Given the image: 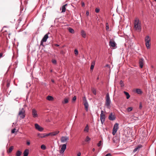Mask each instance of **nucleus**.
<instances>
[{
  "instance_id": "5",
  "label": "nucleus",
  "mask_w": 156,
  "mask_h": 156,
  "mask_svg": "<svg viewBox=\"0 0 156 156\" xmlns=\"http://www.w3.org/2000/svg\"><path fill=\"white\" fill-rule=\"evenodd\" d=\"M83 100L85 110L86 111H88L89 105L85 97L83 98Z\"/></svg>"
},
{
  "instance_id": "16",
  "label": "nucleus",
  "mask_w": 156,
  "mask_h": 156,
  "mask_svg": "<svg viewBox=\"0 0 156 156\" xmlns=\"http://www.w3.org/2000/svg\"><path fill=\"white\" fill-rule=\"evenodd\" d=\"M49 34V33H48L46 34L43 37L41 41H44V42H46L47 41V39L48 37V35Z\"/></svg>"
},
{
  "instance_id": "54",
  "label": "nucleus",
  "mask_w": 156,
  "mask_h": 156,
  "mask_svg": "<svg viewBox=\"0 0 156 156\" xmlns=\"http://www.w3.org/2000/svg\"><path fill=\"white\" fill-rule=\"evenodd\" d=\"M54 45L55 46H57V47H58V46H59V45L57 44H54Z\"/></svg>"
},
{
  "instance_id": "47",
  "label": "nucleus",
  "mask_w": 156,
  "mask_h": 156,
  "mask_svg": "<svg viewBox=\"0 0 156 156\" xmlns=\"http://www.w3.org/2000/svg\"><path fill=\"white\" fill-rule=\"evenodd\" d=\"M76 99V96H74L72 100L73 101H75Z\"/></svg>"
},
{
  "instance_id": "25",
  "label": "nucleus",
  "mask_w": 156,
  "mask_h": 156,
  "mask_svg": "<svg viewBox=\"0 0 156 156\" xmlns=\"http://www.w3.org/2000/svg\"><path fill=\"white\" fill-rule=\"evenodd\" d=\"M95 64V61H93L91 62V65L90 66V70H93L94 69V66Z\"/></svg>"
},
{
  "instance_id": "40",
  "label": "nucleus",
  "mask_w": 156,
  "mask_h": 156,
  "mask_svg": "<svg viewBox=\"0 0 156 156\" xmlns=\"http://www.w3.org/2000/svg\"><path fill=\"white\" fill-rule=\"evenodd\" d=\"M132 110V107H129L127 108V110L128 112H130Z\"/></svg>"
},
{
  "instance_id": "56",
  "label": "nucleus",
  "mask_w": 156,
  "mask_h": 156,
  "mask_svg": "<svg viewBox=\"0 0 156 156\" xmlns=\"http://www.w3.org/2000/svg\"><path fill=\"white\" fill-rule=\"evenodd\" d=\"M95 149L94 148H93V149H92V151H95Z\"/></svg>"
},
{
  "instance_id": "1",
  "label": "nucleus",
  "mask_w": 156,
  "mask_h": 156,
  "mask_svg": "<svg viewBox=\"0 0 156 156\" xmlns=\"http://www.w3.org/2000/svg\"><path fill=\"white\" fill-rule=\"evenodd\" d=\"M134 29L136 30H140L141 29V25L139 20L137 18H136L134 22Z\"/></svg>"
},
{
  "instance_id": "33",
  "label": "nucleus",
  "mask_w": 156,
  "mask_h": 156,
  "mask_svg": "<svg viewBox=\"0 0 156 156\" xmlns=\"http://www.w3.org/2000/svg\"><path fill=\"white\" fill-rule=\"evenodd\" d=\"M41 149L44 150L46 149V146L45 145L43 144L41 146Z\"/></svg>"
},
{
  "instance_id": "52",
  "label": "nucleus",
  "mask_w": 156,
  "mask_h": 156,
  "mask_svg": "<svg viewBox=\"0 0 156 156\" xmlns=\"http://www.w3.org/2000/svg\"><path fill=\"white\" fill-rule=\"evenodd\" d=\"M115 138H114L113 139V142H114V143H115L116 142Z\"/></svg>"
},
{
  "instance_id": "19",
  "label": "nucleus",
  "mask_w": 156,
  "mask_h": 156,
  "mask_svg": "<svg viewBox=\"0 0 156 156\" xmlns=\"http://www.w3.org/2000/svg\"><path fill=\"white\" fill-rule=\"evenodd\" d=\"M29 153V150L28 149H26L24 151L23 156H27Z\"/></svg>"
},
{
  "instance_id": "14",
  "label": "nucleus",
  "mask_w": 156,
  "mask_h": 156,
  "mask_svg": "<svg viewBox=\"0 0 156 156\" xmlns=\"http://www.w3.org/2000/svg\"><path fill=\"white\" fill-rule=\"evenodd\" d=\"M47 133H37V135L39 138H44L46 136H47Z\"/></svg>"
},
{
  "instance_id": "12",
  "label": "nucleus",
  "mask_w": 156,
  "mask_h": 156,
  "mask_svg": "<svg viewBox=\"0 0 156 156\" xmlns=\"http://www.w3.org/2000/svg\"><path fill=\"white\" fill-rule=\"evenodd\" d=\"M108 119L110 120H114L115 119V116L112 113H111L109 116Z\"/></svg>"
},
{
  "instance_id": "20",
  "label": "nucleus",
  "mask_w": 156,
  "mask_h": 156,
  "mask_svg": "<svg viewBox=\"0 0 156 156\" xmlns=\"http://www.w3.org/2000/svg\"><path fill=\"white\" fill-rule=\"evenodd\" d=\"M81 36L84 38H85L86 37V33L85 31L83 30H82L81 32Z\"/></svg>"
},
{
  "instance_id": "45",
  "label": "nucleus",
  "mask_w": 156,
  "mask_h": 156,
  "mask_svg": "<svg viewBox=\"0 0 156 156\" xmlns=\"http://www.w3.org/2000/svg\"><path fill=\"white\" fill-rule=\"evenodd\" d=\"M120 84L121 85V87H122L124 86L123 84V82L122 80H121L120 82Z\"/></svg>"
},
{
  "instance_id": "26",
  "label": "nucleus",
  "mask_w": 156,
  "mask_h": 156,
  "mask_svg": "<svg viewBox=\"0 0 156 156\" xmlns=\"http://www.w3.org/2000/svg\"><path fill=\"white\" fill-rule=\"evenodd\" d=\"M89 131V127L88 125L87 124V125L85 127L84 130V131L86 133H87Z\"/></svg>"
},
{
  "instance_id": "21",
  "label": "nucleus",
  "mask_w": 156,
  "mask_h": 156,
  "mask_svg": "<svg viewBox=\"0 0 156 156\" xmlns=\"http://www.w3.org/2000/svg\"><path fill=\"white\" fill-rule=\"evenodd\" d=\"M67 138H66V137L62 136L61 137V142H62V143L65 142H66V140H67Z\"/></svg>"
},
{
  "instance_id": "46",
  "label": "nucleus",
  "mask_w": 156,
  "mask_h": 156,
  "mask_svg": "<svg viewBox=\"0 0 156 156\" xmlns=\"http://www.w3.org/2000/svg\"><path fill=\"white\" fill-rule=\"evenodd\" d=\"M44 42V41H42L41 40V43H40V45H41V46H44V45H43V42Z\"/></svg>"
},
{
  "instance_id": "4",
  "label": "nucleus",
  "mask_w": 156,
  "mask_h": 156,
  "mask_svg": "<svg viewBox=\"0 0 156 156\" xmlns=\"http://www.w3.org/2000/svg\"><path fill=\"white\" fill-rule=\"evenodd\" d=\"M25 111L23 108L19 112L18 115L20 116V119H23L25 117Z\"/></svg>"
},
{
  "instance_id": "37",
  "label": "nucleus",
  "mask_w": 156,
  "mask_h": 156,
  "mask_svg": "<svg viewBox=\"0 0 156 156\" xmlns=\"http://www.w3.org/2000/svg\"><path fill=\"white\" fill-rule=\"evenodd\" d=\"M102 141L101 140L97 144L98 147H100L101 145Z\"/></svg>"
},
{
  "instance_id": "31",
  "label": "nucleus",
  "mask_w": 156,
  "mask_h": 156,
  "mask_svg": "<svg viewBox=\"0 0 156 156\" xmlns=\"http://www.w3.org/2000/svg\"><path fill=\"white\" fill-rule=\"evenodd\" d=\"M69 32L72 34L74 33V30L70 27H69Z\"/></svg>"
},
{
  "instance_id": "61",
  "label": "nucleus",
  "mask_w": 156,
  "mask_h": 156,
  "mask_svg": "<svg viewBox=\"0 0 156 156\" xmlns=\"http://www.w3.org/2000/svg\"><path fill=\"white\" fill-rule=\"evenodd\" d=\"M19 20L21 21V20Z\"/></svg>"
},
{
  "instance_id": "28",
  "label": "nucleus",
  "mask_w": 156,
  "mask_h": 156,
  "mask_svg": "<svg viewBox=\"0 0 156 156\" xmlns=\"http://www.w3.org/2000/svg\"><path fill=\"white\" fill-rule=\"evenodd\" d=\"M22 154V152L20 151H18L16 152V156H20L21 155V154Z\"/></svg>"
},
{
  "instance_id": "59",
  "label": "nucleus",
  "mask_w": 156,
  "mask_h": 156,
  "mask_svg": "<svg viewBox=\"0 0 156 156\" xmlns=\"http://www.w3.org/2000/svg\"><path fill=\"white\" fill-rule=\"evenodd\" d=\"M141 1H143V0H140Z\"/></svg>"
},
{
  "instance_id": "17",
  "label": "nucleus",
  "mask_w": 156,
  "mask_h": 156,
  "mask_svg": "<svg viewBox=\"0 0 156 156\" xmlns=\"http://www.w3.org/2000/svg\"><path fill=\"white\" fill-rule=\"evenodd\" d=\"M139 66L141 68H142L144 63L143 59H140L139 61Z\"/></svg>"
},
{
  "instance_id": "62",
  "label": "nucleus",
  "mask_w": 156,
  "mask_h": 156,
  "mask_svg": "<svg viewBox=\"0 0 156 156\" xmlns=\"http://www.w3.org/2000/svg\"><path fill=\"white\" fill-rule=\"evenodd\" d=\"M155 1H156V0H154Z\"/></svg>"
},
{
  "instance_id": "30",
  "label": "nucleus",
  "mask_w": 156,
  "mask_h": 156,
  "mask_svg": "<svg viewBox=\"0 0 156 156\" xmlns=\"http://www.w3.org/2000/svg\"><path fill=\"white\" fill-rule=\"evenodd\" d=\"M106 30L107 31L109 30V24L108 23H106Z\"/></svg>"
},
{
  "instance_id": "53",
  "label": "nucleus",
  "mask_w": 156,
  "mask_h": 156,
  "mask_svg": "<svg viewBox=\"0 0 156 156\" xmlns=\"http://www.w3.org/2000/svg\"><path fill=\"white\" fill-rule=\"evenodd\" d=\"M81 153L79 152L78 153L77 155V156H80L81 155Z\"/></svg>"
},
{
  "instance_id": "41",
  "label": "nucleus",
  "mask_w": 156,
  "mask_h": 156,
  "mask_svg": "<svg viewBox=\"0 0 156 156\" xmlns=\"http://www.w3.org/2000/svg\"><path fill=\"white\" fill-rule=\"evenodd\" d=\"M16 129L15 128L13 129L12 130L11 133H14L16 132Z\"/></svg>"
},
{
  "instance_id": "10",
  "label": "nucleus",
  "mask_w": 156,
  "mask_h": 156,
  "mask_svg": "<svg viewBox=\"0 0 156 156\" xmlns=\"http://www.w3.org/2000/svg\"><path fill=\"white\" fill-rule=\"evenodd\" d=\"M142 147V146L141 145L139 144L138 145L134 150L133 152L134 153L137 152H138L140 149Z\"/></svg>"
},
{
  "instance_id": "18",
  "label": "nucleus",
  "mask_w": 156,
  "mask_h": 156,
  "mask_svg": "<svg viewBox=\"0 0 156 156\" xmlns=\"http://www.w3.org/2000/svg\"><path fill=\"white\" fill-rule=\"evenodd\" d=\"M67 5V4H66L65 5L62 6L60 8V10H62V12H63L66 11V6Z\"/></svg>"
},
{
  "instance_id": "29",
  "label": "nucleus",
  "mask_w": 156,
  "mask_h": 156,
  "mask_svg": "<svg viewBox=\"0 0 156 156\" xmlns=\"http://www.w3.org/2000/svg\"><path fill=\"white\" fill-rule=\"evenodd\" d=\"M62 103L63 104L67 103L68 102V98H65L63 101H62Z\"/></svg>"
},
{
  "instance_id": "48",
  "label": "nucleus",
  "mask_w": 156,
  "mask_h": 156,
  "mask_svg": "<svg viewBox=\"0 0 156 156\" xmlns=\"http://www.w3.org/2000/svg\"><path fill=\"white\" fill-rule=\"evenodd\" d=\"M81 5L82 7H84L85 6V4L84 2H81Z\"/></svg>"
},
{
  "instance_id": "13",
  "label": "nucleus",
  "mask_w": 156,
  "mask_h": 156,
  "mask_svg": "<svg viewBox=\"0 0 156 156\" xmlns=\"http://www.w3.org/2000/svg\"><path fill=\"white\" fill-rule=\"evenodd\" d=\"M32 115L34 118H36L38 116L37 111L34 109L32 110Z\"/></svg>"
},
{
  "instance_id": "50",
  "label": "nucleus",
  "mask_w": 156,
  "mask_h": 156,
  "mask_svg": "<svg viewBox=\"0 0 156 156\" xmlns=\"http://www.w3.org/2000/svg\"><path fill=\"white\" fill-rule=\"evenodd\" d=\"M105 156H111V154L110 153H108Z\"/></svg>"
},
{
  "instance_id": "38",
  "label": "nucleus",
  "mask_w": 156,
  "mask_h": 156,
  "mask_svg": "<svg viewBox=\"0 0 156 156\" xmlns=\"http://www.w3.org/2000/svg\"><path fill=\"white\" fill-rule=\"evenodd\" d=\"M92 92H93V93L95 95H96V91L94 89H92Z\"/></svg>"
},
{
  "instance_id": "42",
  "label": "nucleus",
  "mask_w": 156,
  "mask_h": 156,
  "mask_svg": "<svg viewBox=\"0 0 156 156\" xmlns=\"http://www.w3.org/2000/svg\"><path fill=\"white\" fill-rule=\"evenodd\" d=\"M142 107V103L141 102H140V103L139 108V109H141Z\"/></svg>"
},
{
  "instance_id": "60",
  "label": "nucleus",
  "mask_w": 156,
  "mask_h": 156,
  "mask_svg": "<svg viewBox=\"0 0 156 156\" xmlns=\"http://www.w3.org/2000/svg\"><path fill=\"white\" fill-rule=\"evenodd\" d=\"M19 20L21 21V20Z\"/></svg>"
},
{
  "instance_id": "7",
  "label": "nucleus",
  "mask_w": 156,
  "mask_h": 156,
  "mask_svg": "<svg viewBox=\"0 0 156 156\" xmlns=\"http://www.w3.org/2000/svg\"><path fill=\"white\" fill-rule=\"evenodd\" d=\"M119 128V124L118 123H116L115 124L112 131V134L114 135L117 132Z\"/></svg>"
},
{
  "instance_id": "36",
  "label": "nucleus",
  "mask_w": 156,
  "mask_h": 156,
  "mask_svg": "<svg viewBox=\"0 0 156 156\" xmlns=\"http://www.w3.org/2000/svg\"><path fill=\"white\" fill-rule=\"evenodd\" d=\"M18 63V61L17 60L15 62V64H13V66L15 67H17V65Z\"/></svg>"
},
{
  "instance_id": "27",
  "label": "nucleus",
  "mask_w": 156,
  "mask_h": 156,
  "mask_svg": "<svg viewBox=\"0 0 156 156\" xmlns=\"http://www.w3.org/2000/svg\"><path fill=\"white\" fill-rule=\"evenodd\" d=\"M124 93L126 96V98L127 99L129 98L130 97V96L128 92L125 91H124Z\"/></svg>"
},
{
  "instance_id": "39",
  "label": "nucleus",
  "mask_w": 156,
  "mask_h": 156,
  "mask_svg": "<svg viewBox=\"0 0 156 156\" xmlns=\"http://www.w3.org/2000/svg\"><path fill=\"white\" fill-rule=\"evenodd\" d=\"M74 53L76 55H77L78 54V51L77 49H75L74 50Z\"/></svg>"
},
{
  "instance_id": "44",
  "label": "nucleus",
  "mask_w": 156,
  "mask_h": 156,
  "mask_svg": "<svg viewBox=\"0 0 156 156\" xmlns=\"http://www.w3.org/2000/svg\"><path fill=\"white\" fill-rule=\"evenodd\" d=\"M10 86V82L9 81H7L6 86L7 87H9Z\"/></svg>"
},
{
  "instance_id": "11",
  "label": "nucleus",
  "mask_w": 156,
  "mask_h": 156,
  "mask_svg": "<svg viewBox=\"0 0 156 156\" xmlns=\"http://www.w3.org/2000/svg\"><path fill=\"white\" fill-rule=\"evenodd\" d=\"M59 133V131H54L53 132H51L48 133H47V136H55L58 134Z\"/></svg>"
},
{
  "instance_id": "43",
  "label": "nucleus",
  "mask_w": 156,
  "mask_h": 156,
  "mask_svg": "<svg viewBox=\"0 0 156 156\" xmlns=\"http://www.w3.org/2000/svg\"><path fill=\"white\" fill-rule=\"evenodd\" d=\"M95 11L96 12L98 13L100 11V9L98 8H96L95 10Z\"/></svg>"
},
{
  "instance_id": "15",
  "label": "nucleus",
  "mask_w": 156,
  "mask_h": 156,
  "mask_svg": "<svg viewBox=\"0 0 156 156\" xmlns=\"http://www.w3.org/2000/svg\"><path fill=\"white\" fill-rule=\"evenodd\" d=\"M66 144H63L59 152L60 153H62L65 151L66 148Z\"/></svg>"
},
{
  "instance_id": "6",
  "label": "nucleus",
  "mask_w": 156,
  "mask_h": 156,
  "mask_svg": "<svg viewBox=\"0 0 156 156\" xmlns=\"http://www.w3.org/2000/svg\"><path fill=\"white\" fill-rule=\"evenodd\" d=\"M104 113V112L102 110L101 111V114L100 115V119L102 124H103L105 120V115Z\"/></svg>"
},
{
  "instance_id": "23",
  "label": "nucleus",
  "mask_w": 156,
  "mask_h": 156,
  "mask_svg": "<svg viewBox=\"0 0 156 156\" xmlns=\"http://www.w3.org/2000/svg\"><path fill=\"white\" fill-rule=\"evenodd\" d=\"M14 148L13 146H11L9 149L7 150V152L8 153H10L12 152Z\"/></svg>"
},
{
  "instance_id": "51",
  "label": "nucleus",
  "mask_w": 156,
  "mask_h": 156,
  "mask_svg": "<svg viewBox=\"0 0 156 156\" xmlns=\"http://www.w3.org/2000/svg\"><path fill=\"white\" fill-rule=\"evenodd\" d=\"M27 144L28 145H30V143L29 141H28V142H27Z\"/></svg>"
},
{
  "instance_id": "9",
  "label": "nucleus",
  "mask_w": 156,
  "mask_h": 156,
  "mask_svg": "<svg viewBox=\"0 0 156 156\" xmlns=\"http://www.w3.org/2000/svg\"><path fill=\"white\" fill-rule=\"evenodd\" d=\"M109 45L111 47L114 48L116 46V43L113 40L111 39L109 41Z\"/></svg>"
},
{
  "instance_id": "49",
  "label": "nucleus",
  "mask_w": 156,
  "mask_h": 156,
  "mask_svg": "<svg viewBox=\"0 0 156 156\" xmlns=\"http://www.w3.org/2000/svg\"><path fill=\"white\" fill-rule=\"evenodd\" d=\"M89 15V11H87L86 12V15L87 16Z\"/></svg>"
},
{
  "instance_id": "57",
  "label": "nucleus",
  "mask_w": 156,
  "mask_h": 156,
  "mask_svg": "<svg viewBox=\"0 0 156 156\" xmlns=\"http://www.w3.org/2000/svg\"><path fill=\"white\" fill-rule=\"evenodd\" d=\"M52 71H53V70H52V69H51V70H50V72H52Z\"/></svg>"
},
{
  "instance_id": "3",
  "label": "nucleus",
  "mask_w": 156,
  "mask_h": 156,
  "mask_svg": "<svg viewBox=\"0 0 156 156\" xmlns=\"http://www.w3.org/2000/svg\"><path fill=\"white\" fill-rule=\"evenodd\" d=\"M151 41V37L148 35L146 36L145 38V45L147 49L150 48Z\"/></svg>"
},
{
  "instance_id": "8",
  "label": "nucleus",
  "mask_w": 156,
  "mask_h": 156,
  "mask_svg": "<svg viewBox=\"0 0 156 156\" xmlns=\"http://www.w3.org/2000/svg\"><path fill=\"white\" fill-rule=\"evenodd\" d=\"M35 128L39 131L41 132L44 130V128L40 126L38 124L36 123L35 124Z\"/></svg>"
},
{
  "instance_id": "2",
  "label": "nucleus",
  "mask_w": 156,
  "mask_h": 156,
  "mask_svg": "<svg viewBox=\"0 0 156 156\" xmlns=\"http://www.w3.org/2000/svg\"><path fill=\"white\" fill-rule=\"evenodd\" d=\"M111 101L108 93H107L105 97V105L107 108L109 109L111 107Z\"/></svg>"
},
{
  "instance_id": "35",
  "label": "nucleus",
  "mask_w": 156,
  "mask_h": 156,
  "mask_svg": "<svg viewBox=\"0 0 156 156\" xmlns=\"http://www.w3.org/2000/svg\"><path fill=\"white\" fill-rule=\"evenodd\" d=\"M5 54H4V53L3 52H1L0 53V58H2L3 56L5 55Z\"/></svg>"
},
{
  "instance_id": "22",
  "label": "nucleus",
  "mask_w": 156,
  "mask_h": 156,
  "mask_svg": "<svg viewBox=\"0 0 156 156\" xmlns=\"http://www.w3.org/2000/svg\"><path fill=\"white\" fill-rule=\"evenodd\" d=\"M46 99L49 101H52L54 100V98L51 96H48L46 97Z\"/></svg>"
},
{
  "instance_id": "58",
  "label": "nucleus",
  "mask_w": 156,
  "mask_h": 156,
  "mask_svg": "<svg viewBox=\"0 0 156 156\" xmlns=\"http://www.w3.org/2000/svg\"><path fill=\"white\" fill-rule=\"evenodd\" d=\"M108 66V65H106V66Z\"/></svg>"
},
{
  "instance_id": "34",
  "label": "nucleus",
  "mask_w": 156,
  "mask_h": 156,
  "mask_svg": "<svg viewBox=\"0 0 156 156\" xmlns=\"http://www.w3.org/2000/svg\"><path fill=\"white\" fill-rule=\"evenodd\" d=\"M90 140V138L88 136H87L86 138L85 141L86 142H88Z\"/></svg>"
},
{
  "instance_id": "55",
  "label": "nucleus",
  "mask_w": 156,
  "mask_h": 156,
  "mask_svg": "<svg viewBox=\"0 0 156 156\" xmlns=\"http://www.w3.org/2000/svg\"><path fill=\"white\" fill-rule=\"evenodd\" d=\"M51 82L53 83H54V80L53 79H51Z\"/></svg>"
},
{
  "instance_id": "24",
  "label": "nucleus",
  "mask_w": 156,
  "mask_h": 156,
  "mask_svg": "<svg viewBox=\"0 0 156 156\" xmlns=\"http://www.w3.org/2000/svg\"><path fill=\"white\" fill-rule=\"evenodd\" d=\"M135 92L138 94H141L143 93L141 90L139 89H136L135 90Z\"/></svg>"
},
{
  "instance_id": "32",
  "label": "nucleus",
  "mask_w": 156,
  "mask_h": 156,
  "mask_svg": "<svg viewBox=\"0 0 156 156\" xmlns=\"http://www.w3.org/2000/svg\"><path fill=\"white\" fill-rule=\"evenodd\" d=\"M51 62L53 64L55 65H56L57 64V61L55 59H52Z\"/></svg>"
}]
</instances>
